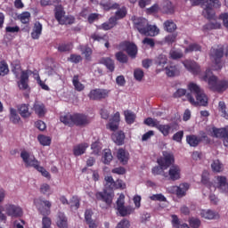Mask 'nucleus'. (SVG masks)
<instances>
[{
  "mask_svg": "<svg viewBox=\"0 0 228 228\" xmlns=\"http://www.w3.org/2000/svg\"><path fill=\"white\" fill-rule=\"evenodd\" d=\"M102 161L104 165H110L113 161V155L111 154V150H104Z\"/></svg>",
  "mask_w": 228,
  "mask_h": 228,
  "instance_id": "41",
  "label": "nucleus"
},
{
  "mask_svg": "<svg viewBox=\"0 0 228 228\" xmlns=\"http://www.w3.org/2000/svg\"><path fill=\"white\" fill-rule=\"evenodd\" d=\"M211 168H212L213 172H216L218 174V173L222 172L223 164L218 159L214 160L211 164Z\"/></svg>",
  "mask_w": 228,
  "mask_h": 228,
  "instance_id": "48",
  "label": "nucleus"
},
{
  "mask_svg": "<svg viewBox=\"0 0 228 228\" xmlns=\"http://www.w3.org/2000/svg\"><path fill=\"white\" fill-rule=\"evenodd\" d=\"M164 29L167 33H174L177 29V25L172 20H167L164 22Z\"/></svg>",
  "mask_w": 228,
  "mask_h": 228,
  "instance_id": "36",
  "label": "nucleus"
},
{
  "mask_svg": "<svg viewBox=\"0 0 228 228\" xmlns=\"http://www.w3.org/2000/svg\"><path fill=\"white\" fill-rule=\"evenodd\" d=\"M186 142L190 147H199V143L202 142V138L195 134L186 135Z\"/></svg>",
  "mask_w": 228,
  "mask_h": 228,
  "instance_id": "30",
  "label": "nucleus"
},
{
  "mask_svg": "<svg viewBox=\"0 0 228 228\" xmlns=\"http://www.w3.org/2000/svg\"><path fill=\"white\" fill-rule=\"evenodd\" d=\"M188 90L191 93L186 94L187 100L192 106H208V96L204 94V90L195 83L188 85Z\"/></svg>",
  "mask_w": 228,
  "mask_h": 228,
  "instance_id": "1",
  "label": "nucleus"
},
{
  "mask_svg": "<svg viewBox=\"0 0 228 228\" xmlns=\"http://www.w3.org/2000/svg\"><path fill=\"white\" fill-rule=\"evenodd\" d=\"M126 15H127V11L126 10V8H121V9H118L116 13H115V17L118 19V20H120V19H124V17H126Z\"/></svg>",
  "mask_w": 228,
  "mask_h": 228,
  "instance_id": "60",
  "label": "nucleus"
},
{
  "mask_svg": "<svg viewBox=\"0 0 228 228\" xmlns=\"http://www.w3.org/2000/svg\"><path fill=\"white\" fill-rule=\"evenodd\" d=\"M73 86L77 92H83L85 90V85L79 82V75H75L72 79Z\"/></svg>",
  "mask_w": 228,
  "mask_h": 228,
  "instance_id": "37",
  "label": "nucleus"
},
{
  "mask_svg": "<svg viewBox=\"0 0 228 228\" xmlns=\"http://www.w3.org/2000/svg\"><path fill=\"white\" fill-rule=\"evenodd\" d=\"M184 136L183 131H178L173 135L174 142H177L178 143H181L183 142V137Z\"/></svg>",
  "mask_w": 228,
  "mask_h": 228,
  "instance_id": "61",
  "label": "nucleus"
},
{
  "mask_svg": "<svg viewBox=\"0 0 228 228\" xmlns=\"http://www.w3.org/2000/svg\"><path fill=\"white\" fill-rule=\"evenodd\" d=\"M100 6L105 12H110V10H118V8H120L118 4L113 3L111 0H100Z\"/></svg>",
  "mask_w": 228,
  "mask_h": 228,
  "instance_id": "23",
  "label": "nucleus"
},
{
  "mask_svg": "<svg viewBox=\"0 0 228 228\" xmlns=\"http://www.w3.org/2000/svg\"><path fill=\"white\" fill-rule=\"evenodd\" d=\"M20 158L23 163H25V167H32L33 168L37 170V172H40L43 177H46V179H51V174L46 171L44 167L40 166V162L37 160L35 156H31L29 152L24 150L20 152Z\"/></svg>",
  "mask_w": 228,
  "mask_h": 228,
  "instance_id": "7",
  "label": "nucleus"
},
{
  "mask_svg": "<svg viewBox=\"0 0 228 228\" xmlns=\"http://www.w3.org/2000/svg\"><path fill=\"white\" fill-rule=\"evenodd\" d=\"M120 47H123L124 51H126V54H128L130 58H136V55L138 54V47L136 45L125 41L120 44Z\"/></svg>",
  "mask_w": 228,
  "mask_h": 228,
  "instance_id": "16",
  "label": "nucleus"
},
{
  "mask_svg": "<svg viewBox=\"0 0 228 228\" xmlns=\"http://www.w3.org/2000/svg\"><path fill=\"white\" fill-rule=\"evenodd\" d=\"M144 124L146 126H150L151 127H155V129L158 127V125L159 124V121L158 119H153L152 118H147L144 120Z\"/></svg>",
  "mask_w": 228,
  "mask_h": 228,
  "instance_id": "55",
  "label": "nucleus"
},
{
  "mask_svg": "<svg viewBox=\"0 0 228 228\" xmlns=\"http://www.w3.org/2000/svg\"><path fill=\"white\" fill-rule=\"evenodd\" d=\"M213 133L216 138H224L223 143L224 147H228V126L224 128H213Z\"/></svg>",
  "mask_w": 228,
  "mask_h": 228,
  "instance_id": "17",
  "label": "nucleus"
},
{
  "mask_svg": "<svg viewBox=\"0 0 228 228\" xmlns=\"http://www.w3.org/2000/svg\"><path fill=\"white\" fill-rule=\"evenodd\" d=\"M183 63L185 69H187L191 74H193V76L200 74V66H199L197 62L193 61H184Z\"/></svg>",
  "mask_w": 228,
  "mask_h": 228,
  "instance_id": "18",
  "label": "nucleus"
},
{
  "mask_svg": "<svg viewBox=\"0 0 228 228\" xmlns=\"http://www.w3.org/2000/svg\"><path fill=\"white\" fill-rule=\"evenodd\" d=\"M167 61L168 59L165 54H159L156 59V64L158 65V67H164V65H167Z\"/></svg>",
  "mask_w": 228,
  "mask_h": 228,
  "instance_id": "47",
  "label": "nucleus"
},
{
  "mask_svg": "<svg viewBox=\"0 0 228 228\" xmlns=\"http://www.w3.org/2000/svg\"><path fill=\"white\" fill-rule=\"evenodd\" d=\"M74 49V44L72 43H61L57 47L59 53H70Z\"/></svg>",
  "mask_w": 228,
  "mask_h": 228,
  "instance_id": "34",
  "label": "nucleus"
},
{
  "mask_svg": "<svg viewBox=\"0 0 228 228\" xmlns=\"http://www.w3.org/2000/svg\"><path fill=\"white\" fill-rule=\"evenodd\" d=\"M95 197L97 200L105 202L107 206H111V203L113 202V196H111V194L108 191L96 192Z\"/></svg>",
  "mask_w": 228,
  "mask_h": 228,
  "instance_id": "22",
  "label": "nucleus"
},
{
  "mask_svg": "<svg viewBox=\"0 0 228 228\" xmlns=\"http://www.w3.org/2000/svg\"><path fill=\"white\" fill-rule=\"evenodd\" d=\"M8 72H10L8 63H6L4 61H0V76H6Z\"/></svg>",
  "mask_w": 228,
  "mask_h": 228,
  "instance_id": "51",
  "label": "nucleus"
},
{
  "mask_svg": "<svg viewBox=\"0 0 228 228\" xmlns=\"http://www.w3.org/2000/svg\"><path fill=\"white\" fill-rule=\"evenodd\" d=\"M115 58L119 63H127V61H129V57H127V54L124 53L123 52L116 53Z\"/></svg>",
  "mask_w": 228,
  "mask_h": 228,
  "instance_id": "42",
  "label": "nucleus"
},
{
  "mask_svg": "<svg viewBox=\"0 0 228 228\" xmlns=\"http://www.w3.org/2000/svg\"><path fill=\"white\" fill-rule=\"evenodd\" d=\"M111 138L116 145H124V142H126V134L124 131L119 130L118 132H114L111 134Z\"/></svg>",
  "mask_w": 228,
  "mask_h": 228,
  "instance_id": "24",
  "label": "nucleus"
},
{
  "mask_svg": "<svg viewBox=\"0 0 228 228\" xmlns=\"http://www.w3.org/2000/svg\"><path fill=\"white\" fill-rule=\"evenodd\" d=\"M125 118L126 124H134L136 115H134L131 110H126L125 111Z\"/></svg>",
  "mask_w": 228,
  "mask_h": 228,
  "instance_id": "45",
  "label": "nucleus"
},
{
  "mask_svg": "<svg viewBox=\"0 0 228 228\" xmlns=\"http://www.w3.org/2000/svg\"><path fill=\"white\" fill-rule=\"evenodd\" d=\"M99 63H101V65H104V67H106V69L110 72H115V61L110 57H102L100 59Z\"/></svg>",
  "mask_w": 228,
  "mask_h": 228,
  "instance_id": "26",
  "label": "nucleus"
},
{
  "mask_svg": "<svg viewBox=\"0 0 228 228\" xmlns=\"http://www.w3.org/2000/svg\"><path fill=\"white\" fill-rule=\"evenodd\" d=\"M172 225L175 228H181V221L179 220V217L176 215H172Z\"/></svg>",
  "mask_w": 228,
  "mask_h": 228,
  "instance_id": "62",
  "label": "nucleus"
},
{
  "mask_svg": "<svg viewBox=\"0 0 228 228\" xmlns=\"http://www.w3.org/2000/svg\"><path fill=\"white\" fill-rule=\"evenodd\" d=\"M201 218H205L206 220H215L216 217V214L213 212V210H201L200 212Z\"/></svg>",
  "mask_w": 228,
  "mask_h": 228,
  "instance_id": "40",
  "label": "nucleus"
},
{
  "mask_svg": "<svg viewBox=\"0 0 228 228\" xmlns=\"http://www.w3.org/2000/svg\"><path fill=\"white\" fill-rule=\"evenodd\" d=\"M56 225L59 228H69V218L63 212H58L56 217Z\"/></svg>",
  "mask_w": 228,
  "mask_h": 228,
  "instance_id": "21",
  "label": "nucleus"
},
{
  "mask_svg": "<svg viewBox=\"0 0 228 228\" xmlns=\"http://www.w3.org/2000/svg\"><path fill=\"white\" fill-rule=\"evenodd\" d=\"M81 200L77 196H73L69 200V206L71 208L79 209Z\"/></svg>",
  "mask_w": 228,
  "mask_h": 228,
  "instance_id": "49",
  "label": "nucleus"
},
{
  "mask_svg": "<svg viewBox=\"0 0 228 228\" xmlns=\"http://www.w3.org/2000/svg\"><path fill=\"white\" fill-rule=\"evenodd\" d=\"M219 106V111H221L222 113V117H224V118H225L226 120H228V113H227V106L225 105L224 102H219L218 103Z\"/></svg>",
  "mask_w": 228,
  "mask_h": 228,
  "instance_id": "52",
  "label": "nucleus"
},
{
  "mask_svg": "<svg viewBox=\"0 0 228 228\" xmlns=\"http://www.w3.org/2000/svg\"><path fill=\"white\" fill-rule=\"evenodd\" d=\"M68 61L77 64L80 61H83V57H81V55L72 53L70 54L69 58H68Z\"/></svg>",
  "mask_w": 228,
  "mask_h": 228,
  "instance_id": "54",
  "label": "nucleus"
},
{
  "mask_svg": "<svg viewBox=\"0 0 228 228\" xmlns=\"http://www.w3.org/2000/svg\"><path fill=\"white\" fill-rule=\"evenodd\" d=\"M36 206L39 213L44 216L42 219V228H51V224H53V222L48 217L49 215H51V208L53 206L51 201L39 199L37 201Z\"/></svg>",
  "mask_w": 228,
  "mask_h": 228,
  "instance_id": "8",
  "label": "nucleus"
},
{
  "mask_svg": "<svg viewBox=\"0 0 228 228\" xmlns=\"http://www.w3.org/2000/svg\"><path fill=\"white\" fill-rule=\"evenodd\" d=\"M134 77L136 81H142L143 79V70L137 69L134 71Z\"/></svg>",
  "mask_w": 228,
  "mask_h": 228,
  "instance_id": "63",
  "label": "nucleus"
},
{
  "mask_svg": "<svg viewBox=\"0 0 228 228\" xmlns=\"http://www.w3.org/2000/svg\"><path fill=\"white\" fill-rule=\"evenodd\" d=\"M119 124H120V112L118 111L110 119L109 124L107 125V127L110 131H117V129H118Z\"/></svg>",
  "mask_w": 228,
  "mask_h": 228,
  "instance_id": "20",
  "label": "nucleus"
},
{
  "mask_svg": "<svg viewBox=\"0 0 228 228\" xmlns=\"http://www.w3.org/2000/svg\"><path fill=\"white\" fill-rule=\"evenodd\" d=\"M190 190V183H180L179 186H176V196L177 197H185L186 196V191Z\"/></svg>",
  "mask_w": 228,
  "mask_h": 228,
  "instance_id": "32",
  "label": "nucleus"
},
{
  "mask_svg": "<svg viewBox=\"0 0 228 228\" xmlns=\"http://www.w3.org/2000/svg\"><path fill=\"white\" fill-rule=\"evenodd\" d=\"M5 214L11 218H20L24 215V211L20 206L9 203L5 205Z\"/></svg>",
  "mask_w": 228,
  "mask_h": 228,
  "instance_id": "11",
  "label": "nucleus"
},
{
  "mask_svg": "<svg viewBox=\"0 0 228 228\" xmlns=\"http://www.w3.org/2000/svg\"><path fill=\"white\" fill-rule=\"evenodd\" d=\"M151 200H157L159 202H167V198L162 193L153 194L150 197Z\"/></svg>",
  "mask_w": 228,
  "mask_h": 228,
  "instance_id": "57",
  "label": "nucleus"
},
{
  "mask_svg": "<svg viewBox=\"0 0 228 228\" xmlns=\"http://www.w3.org/2000/svg\"><path fill=\"white\" fill-rule=\"evenodd\" d=\"M169 57L171 60H181V58H183V52L172 49L169 52Z\"/></svg>",
  "mask_w": 228,
  "mask_h": 228,
  "instance_id": "50",
  "label": "nucleus"
},
{
  "mask_svg": "<svg viewBox=\"0 0 228 228\" xmlns=\"http://www.w3.org/2000/svg\"><path fill=\"white\" fill-rule=\"evenodd\" d=\"M176 40H177V33L167 35L165 37V42L168 45H172V44H175Z\"/></svg>",
  "mask_w": 228,
  "mask_h": 228,
  "instance_id": "53",
  "label": "nucleus"
},
{
  "mask_svg": "<svg viewBox=\"0 0 228 228\" xmlns=\"http://www.w3.org/2000/svg\"><path fill=\"white\" fill-rule=\"evenodd\" d=\"M161 10L163 13H174V5L172 4V2L169 0H164Z\"/></svg>",
  "mask_w": 228,
  "mask_h": 228,
  "instance_id": "35",
  "label": "nucleus"
},
{
  "mask_svg": "<svg viewBox=\"0 0 228 228\" xmlns=\"http://www.w3.org/2000/svg\"><path fill=\"white\" fill-rule=\"evenodd\" d=\"M192 6L201 5L203 10V15L208 20L214 19L215 11L213 8H220L222 4H220V0H190Z\"/></svg>",
  "mask_w": 228,
  "mask_h": 228,
  "instance_id": "4",
  "label": "nucleus"
},
{
  "mask_svg": "<svg viewBox=\"0 0 228 228\" xmlns=\"http://www.w3.org/2000/svg\"><path fill=\"white\" fill-rule=\"evenodd\" d=\"M203 81H208L209 90L222 94L228 88V80H219L218 77L213 75L211 69H207L202 77Z\"/></svg>",
  "mask_w": 228,
  "mask_h": 228,
  "instance_id": "3",
  "label": "nucleus"
},
{
  "mask_svg": "<svg viewBox=\"0 0 228 228\" xmlns=\"http://www.w3.org/2000/svg\"><path fill=\"white\" fill-rule=\"evenodd\" d=\"M134 29H137L141 35L145 37H156L159 33V29L156 25H150L149 20L145 18L132 17Z\"/></svg>",
  "mask_w": 228,
  "mask_h": 228,
  "instance_id": "2",
  "label": "nucleus"
},
{
  "mask_svg": "<svg viewBox=\"0 0 228 228\" xmlns=\"http://www.w3.org/2000/svg\"><path fill=\"white\" fill-rule=\"evenodd\" d=\"M162 156L163 157H160L157 159V163L159 165V167H165L166 170L167 168H169V167H172L174 163H175V158L172 152L163 151Z\"/></svg>",
  "mask_w": 228,
  "mask_h": 228,
  "instance_id": "9",
  "label": "nucleus"
},
{
  "mask_svg": "<svg viewBox=\"0 0 228 228\" xmlns=\"http://www.w3.org/2000/svg\"><path fill=\"white\" fill-rule=\"evenodd\" d=\"M162 175L168 181H179L181 179V167L177 165H173L169 167L168 173H164Z\"/></svg>",
  "mask_w": 228,
  "mask_h": 228,
  "instance_id": "15",
  "label": "nucleus"
},
{
  "mask_svg": "<svg viewBox=\"0 0 228 228\" xmlns=\"http://www.w3.org/2000/svg\"><path fill=\"white\" fill-rule=\"evenodd\" d=\"M33 74L31 69H26L21 71L20 81L17 82L20 90H28L29 88V76Z\"/></svg>",
  "mask_w": 228,
  "mask_h": 228,
  "instance_id": "14",
  "label": "nucleus"
},
{
  "mask_svg": "<svg viewBox=\"0 0 228 228\" xmlns=\"http://www.w3.org/2000/svg\"><path fill=\"white\" fill-rule=\"evenodd\" d=\"M197 51H202V46L197 43L191 44L185 48V53H197Z\"/></svg>",
  "mask_w": 228,
  "mask_h": 228,
  "instance_id": "46",
  "label": "nucleus"
},
{
  "mask_svg": "<svg viewBox=\"0 0 228 228\" xmlns=\"http://www.w3.org/2000/svg\"><path fill=\"white\" fill-rule=\"evenodd\" d=\"M156 129H158V131H159V133H161L163 136H168V134L172 133V125L170 124L162 125L159 122V125H157Z\"/></svg>",
  "mask_w": 228,
  "mask_h": 228,
  "instance_id": "33",
  "label": "nucleus"
},
{
  "mask_svg": "<svg viewBox=\"0 0 228 228\" xmlns=\"http://www.w3.org/2000/svg\"><path fill=\"white\" fill-rule=\"evenodd\" d=\"M10 120L12 124H19L20 122V116L17 114V110L13 108L10 109Z\"/></svg>",
  "mask_w": 228,
  "mask_h": 228,
  "instance_id": "38",
  "label": "nucleus"
},
{
  "mask_svg": "<svg viewBox=\"0 0 228 228\" xmlns=\"http://www.w3.org/2000/svg\"><path fill=\"white\" fill-rule=\"evenodd\" d=\"M117 157L122 165H127V161H129V152L121 148L118 151Z\"/></svg>",
  "mask_w": 228,
  "mask_h": 228,
  "instance_id": "31",
  "label": "nucleus"
},
{
  "mask_svg": "<svg viewBox=\"0 0 228 228\" xmlns=\"http://www.w3.org/2000/svg\"><path fill=\"white\" fill-rule=\"evenodd\" d=\"M164 70L167 77H175V76H179L180 74L179 68H177L174 63L168 64L164 68Z\"/></svg>",
  "mask_w": 228,
  "mask_h": 228,
  "instance_id": "25",
  "label": "nucleus"
},
{
  "mask_svg": "<svg viewBox=\"0 0 228 228\" xmlns=\"http://www.w3.org/2000/svg\"><path fill=\"white\" fill-rule=\"evenodd\" d=\"M18 113L21 118H29L33 113L29 111V104L22 103L18 106Z\"/></svg>",
  "mask_w": 228,
  "mask_h": 228,
  "instance_id": "27",
  "label": "nucleus"
},
{
  "mask_svg": "<svg viewBox=\"0 0 228 228\" xmlns=\"http://www.w3.org/2000/svg\"><path fill=\"white\" fill-rule=\"evenodd\" d=\"M163 170H167V168L161 166H156L152 167L151 174H153V175H161L162 174H165Z\"/></svg>",
  "mask_w": 228,
  "mask_h": 228,
  "instance_id": "59",
  "label": "nucleus"
},
{
  "mask_svg": "<svg viewBox=\"0 0 228 228\" xmlns=\"http://www.w3.org/2000/svg\"><path fill=\"white\" fill-rule=\"evenodd\" d=\"M210 60L213 61L216 67V70H221L224 67L222 65V58L228 57V45H216L211 47L209 53Z\"/></svg>",
  "mask_w": 228,
  "mask_h": 228,
  "instance_id": "6",
  "label": "nucleus"
},
{
  "mask_svg": "<svg viewBox=\"0 0 228 228\" xmlns=\"http://www.w3.org/2000/svg\"><path fill=\"white\" fill-rule=\"evenodd\" d=\"M110 96V90L96 88L90 91L88 97L91 101H102Z\"/></svg>",
  "mask_w": 228,
  "mask_h": 228,
  "instance_id": "13",
  "label": "nucleus"
},
{
  "mask_svg": "<svg viewBox=\"0 0 228 228\" xmlns=\"http://www.w3.org/2000/svg\"><path fill=\"white\" fill-rule=\"evenodd\" d=\"M218 28H220V24H218L217 22L213 23H207L203 26V31H210L211 29H218Z\"/></svg>",
  "mask_w": 228,
  "mask_h": 228,
  "instance_id": "56",
  "label": "nucleus"
},
{
  "mask_svg": "<svg viewBox=\"0 0 228 228\" xmlns=\"http://www.w3.org/2000/svg\"><path fill=\"white\" fill-rule=\"evenodd\" d=\"M86 149H88V143L82 142L79 143L73 148L74 156H83L85 152H86Z\"/></svg>",
  "mask_w": 228,
  "mask_h": 228,
  "instance_id": "29",
  "label": "nucleus"
},
{
  "mask_svg": "<svg viewBox=\"0 0 228 228\" xmlns=\"http://www.w3.org/2000/svg\"><path fill=\"white\" fill-rule=\"evenodd\" d=\"M37 140L41 145L44 147H47L48 145H51V137L44 135V134H39L37 136Z\"/></svg>",
  "mask_w": 228,
  "mask_h": 228,
  "instance_id": "44",
  "label": "nucleus"
},
{
  "mask_svg": "<svg viewBox=\"0 0 228 228\" xmlns=\"http://www.w3.org/2000/svg\"><path fill=\"white\" fill-rule=\"evenodd\" d=\"M33 111H35L36 115L42 118V117H45V113H47V110L45 109V105L41 102L36 101L32 107Z\"/></svg>",
  "mask_w": 228,
  "mask_h": 228,
  "instance_id": "19",
  "label": "nucleus"
},
{
  "mask_svg": "<svg viewBox=\"0 0 228 228\" xmlns=\"http://www.w3.org/2000/svg\"><path fill=\"white\" fill-rule=\"evenodd\" d=\"M42 23H40V21H36L31 32V38H33V40H38L40 38V35H42Z\"/></svg>",
  "mask_w": 228,
  "mask_h": 228,
  "instance_id": "28",
  "label": "nucleus"
},
{
  "mask_svg": "<svg viewBox=\"0 0 228 228\" xmlns=\"http://www.w3.org/2000/svg\"><path fill=\"white\" fill-rule=\"evenodd\" d=\"M18 19L21 24H29L31 13L29 12H23L18 16Z\"/></svg>",
  "mask_w": 228,
  "mask_h": 228,
  "instance_id": "39",
  "label": "nucleus"
},
{
  "mask_svg": "<svg viewBox=\"0 0 228 228\" xmlns=\"http://www.w3.org/2000/svg\"><path fill=\"white\" fill-rule=\"evenodd\" d=\"M117 209L120 215V216H127V215H131L133 213V208L131 207H126V196L124 194H120L118 198L117 201Z\"/></svg>",
  "mask_w": 228,
  "mask_h": 228,
  "instance_id": "10",
  "label": "nucleus"
},
{
  "mask_svg": "<svg viewBox=\"0 0 228 228\" xmlns=\"http://www.w3.org/2000/svg\"><path fill=\"white\" fill-rule=\"evenodd\" d=\"M129 227H131V224L127 219L121 220L116 226V228H129Z\"/></svg>",
  "mask_w": 228,
  "mask_h": 228,
  "instance_id": "64",
  "label": "nucleus"
},
{
  "mask_svg": "<svg viewBox=\"0 0 228 228\" xmlns=\"http://www.w3.org/2000/svg\"><path fill=\"white\" fill-rule=\"evenodd\" d=\"M60 120L64 126H68L69 127H73V126H83L90 124V118L85 114L79 113L61 116Z\"/></svg>",
  "mask_w": 228,
  "mask_h": 228,
  "instance_id": "5",
  "label": "nucleus"
},
{
  "mask_svg": "<svg viewBox=\"0 0 228 228\" xmlns=\"http://www.w3.org/2000/svg\"><path fill=\"white\" fill-rule=\"evenodd\" d=\"M54 17L59 24H72V20L69 16H65V10L61 5L56 6L54 9Z\"/></svg>",
  "mask_w": 228,
  "mask_h": 228,
  "instance_id": "12",
  "label": "nucleus"
},
{
  "mask_svg": "<svg viewBox=\"0 0 228 228\" xmlns=\"http://www.w3.org/2000/svg\"><path fill=\"white\" fill-rule=\"evenodd\" d=\"M92 149V154L94 156H99L101 154V151H102V146L101 145V142H94L91 145Z\"/></svg>",
  "mask_w": 228,
  "mask_h": 228,
  "instance_id": "43",
  "label": "nucleus"
},
{
  "mask_svg": "<svg viewBox=\"0 0 228 228\" xmlns=\"http://www.w3.org/2000/svg\"><path fill=\"white\" fill-rule=\"evenodd\" d=\"M189 225L191 228H199V227H200V219L195 218V217H191L189 219Z\"/></svg>",
  "mask_w": 228,
  "mask_h": 228,
  "instance_id": "58",
  "label": "nucleus"
}]
</instances>
